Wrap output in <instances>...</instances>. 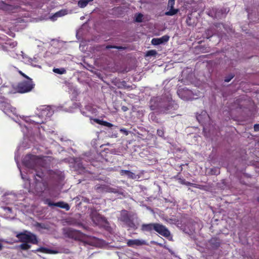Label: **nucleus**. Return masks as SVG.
Wrapping results in <instances>:
<instances>
[{
  "instance_id": "obj_42",
  "label": "nucleus",
  "mask_w": 259,
  "mask_h": 259,
  "mask_svg": "<svg viewBox=\"0 0 259 259\" xmlns=\"http://www.w3.org/2000/svg\"><path fill=\"white\" fill-rule=\"evenodd\" d=\"M122 109L124 111H126L127 110V108L125 106H123Z\"/></svg>"
},
{
  "instance_id": "obj_9",
  "label": "nucleus",
  "mask_w": 259,
  "mask_h": 259,
  "mask_svg": "<svg viewBox=\"0 0 259 259\" xmlns=\"http://www.w3.org/2000/svg\"><path fill=\"white\" fill-rule=\"evenodd\" d=\"M146 241L139 239H130L127 242V245L128 246H133L134 245L141 246L146 245Z\"/></svg>"
},
{
  "instance_id": "obj_17",
  "label": "nucleus",
  "mask_w": 259,
  "mask_h": 259,
  "mask_svg": "<svg viewBox=\"0 0 259 259\" xmlns=\"http://www.w3.org/2000/svg\"><path fill=\"white\" fill-rule=\"evenodd\" d=\"M120 174L121 176L126 175L127 176L128 178L130 179H134L135 177V175L134 173L127 170L121 169L120 171Z\"/></svg>"
},
{
  "instance_id": "obj_11",
  "label": "nucleus",
  "mask_w": 259,
  "mask_h": 259,
  "mask_svg": "<svg viewBox=\"0 0 259 259\" xmlns=\"http://www.w3.org/2000/svg\"><path fill=\"white\" fill-rule=\"evenodd\" d=\"M175 0H169L168 3V7L170 8V10L165 13V15L171 16L176 14L178 12V10L174 9Z\"/></svg>"
},
{
  "instance_id": "obj_19",
  "label": "nucleus",
  "mask_w": 259,
  "mask_h": 259,
  "mask_svg": "<svg viewBox=\"0 0 259 259\" xmlns=\"http://www.w3.org/2000/svg\"><path fill=\"white\" fill-rule=\"evenodd\" d=\"M93 0H79L78 2V6L80 8L85 7L90 2Z\"/></svg>"
},
{
  "instance_id": "obj_23",
  "label": "nucleus",
  "mask_w": 259,
  "mask_h": 259,
  "mask_svg": "<svg viewBox=\"0 0 259 259\" xmlns=\"http://www.w3.org/2000/svg\"><path fill=\"white\" fill-rule=\"evenodd\" d=\"M151 43L153 45H158L162 44L160 38H154L152 39Z\"/></svg>"
},
{
  "instance_id": "obj_34",
  "label": "nucleus",
  "mask_w": 259,
  "mask_h": 259,
  "mask_svg": "<svg viewBox=\"0 0 259 259\" xmlns=\"http://www.w3.org/2000/svg\"><path fill=\"white\" fill-rule=\"evenodd\" d=\"M125 47L122 46H115V49H118L119 50H124L125 49Z\"/></svg>"
},
{
  "instance_id": "obj_43",
  "label": "nucleus",
  "mask_w": 259,
  "mask_h": 259,
  "mask_svg": "<svg viewBox=\"0 0 259 259\" xmlns=\"http://www.w3.org/2000/svg\"><path fill=\"white\" fill-rule=\"evenodd\" d=\"M221 25H222V24H217L215 26L216 27H219Z\"/></svg>"
},
{
  "instance_id": "obj_7",
  "label": "nucleus",
  "mask_w": 259,
  "mask_h": 259,
  "mask_svg": "<svg viewBox=\"0 0 259 259\" xmlns=\"http://www.w3.org/2000/svg\"><path fill=\"white\" fill-rule=\"evenodd\" d=\"M45 204H48L49 206H57L61 208H64L66 210H69L70 209L69 205L63 201H59L56 203L52 202L50 199H47L45 201Z\"/></svg>"
},
{
  "instance_id": "obj_15",
  "label": "nucleus",
  "mask_w": 259,
  "mask_h": 259,
  "mask_svg": "<svg viewBox=\"0 0 259 259\" xmlns=\"http://www.w3.org/2000/svg\"><path fill=\"white\" fill-rule=\"evenodd\" d=\"M67 14V11L66 10H61L56 13H55L52 16L50 17V19L53 21L57 20V18L65 16Z\"/></svg>"
},
{
  "instance_id": "obj_6",
  "label": "nucleus",
  "mask_w": 259,
  "mask_h": 259,
  "mask_svg": "<svg viewBox=\"0 0 259 259\" xmlns=\"http://www.w3.org/2000/svg\"><path fill=\"white\" fill-rule=\"evenodd\" d=\"M33 87L31 79L22 82L18 85V91L21 93L28 92L32 90Z\"/></svg>"
},
{
  "instance_id": "obj_31",
  "label": "nucleus",
  "mask_w": 259,
  "mask_h": 259,
  "mask_svg": "<svg viewBox=\"0 0 259 259\" xmlns=\"http://www.w3.org/2000/svg\"><path fill=\"white\" fill-rule=\"evenodd\" d=\"M211 171L212 174L216 175L220 174V171L218 169H214V170H213V169H211Z\"/></svg>"
},
{
  "instance_id": "obj_21",
  "label": "nucleus",
  "mask_w": 259,
  "mask_h": 259,
  "mask_svg": "<svg viewBox=\"0 0 259 259\" xmlns=\"http://www.w3.org/2000/svg\"><path fill=\"white\" fill-rule=\"evenodd\" d=\"M53 72L59 74H63L66 73V70L64 68H54L53 69Z\"/></svg>"
},
{
  "instance_id": "obj_44",
  "label": "nucleus",
  "mask_w": 259,
  "mask_h": 259,
  "mask_svg": "<svg viewBox=\"0 0 259 259\" xmlns=\"http://www.w3.org/2000/svg\"><path fill=\"white\" fill-rule=\"evenodd\" d=\"M257 144H259V141L257 142Z\"/></svg>"
},
{
  "instance_id": "obj_26",
  "label": "nucleus",
  "mask_w": 259,
  "mask_h": 259,
  "mask_svg": "<svg viewBox=\"0 0 259 259\" xmlns=\"http://www.w3.org/2000/svg\"><path fill=\"white\" fill-rule=\"evenodd\" d=\"M169 37L168 35H164L162 37L160 38L162 44L165 42H167L169 39Z\"/></svg>"
},
{
  "instance_id": "obj_5",
  "label": "nucleus",
  "mask_w": 259,
  "mask_h": 259,
  "mask_svg": "<svg viewBox=\"0 0 259 259\" xmlns=\"http://www.w3.org/2000/svg\"><path fill=\"white\" fill-rule=\"evenodd\" d=\"M151 110L158 109L160 112H165L172 108L171 103L169 101L161 100L156 105L151 104L150 106Z\"/></svg>"
},
{
  "instance_id": "obj_10",
  "label": "nucleus",
  "mask_w": 259,
  "mask_h": 259,
  "mask_svg": "<svg viewBox=\"0 0 259 259\" xmlns=\"http://www.w3.org/2000/svg\"><path fill=\"white\" fill-rule=\"evenodd\" d=\"M33 170H34V171H35V173L34 174V178L35 180V183L36 185H37L38 184V182H39V180L37 179L36 177L40 178V179H42L45 176V174L42 170V168H39V165H38L37 167L35 168V169H33Z\"/></svg>"
},
{
  "instance_id": "obj_14",
  "label": "nucleus",
  "mask_w": 259,
  "mask_h": 259,
  "mask_svg": "<svg viewBox=\"0 0 259 259\" xmlns=\"http://www.w3.org/2000/svg\"><path fill=\"white\" fill-rule=\"evenodd\" d=\"M16 7L14 6L8 5L3 2L0 3V9L8 12H12Z\"/></svg>"
},
{
  "instance_id": "obj_27",
  "label": "nucleus",
  "mask_w": 259,
  "mask_h": 259,
  "mask_svg": "<svg viewBox=\"0 0 259 259\" xmlns=\"http://www.w3.org/2000/svg\"><path fill=\"white\" fill-rule=\"evenodd\" d=\"M38 250L42 252H45V253H50L51 251V250L50 249H49L45 248V247H41L39 249H38Z\"/></svg>"
},
{
  "instance_id": "obj_1",
  "label": "nucleus",
  "mask_w": 259,
  "mask_h": 259,
  "mask_svg": "<svg viewBox=\"0 0 259 259\" xmlns=\"http://www.w3.org/2000/svg\"><path fill=\"white\" fill-rule=\"evenodd\" d=\"M141 230L143 232H151L153 230L155 231L159 234L167 237L170 235V232L163 225L158 223L143 224L142 225Z\"/></svg>"
},
{
  "instance_id": "obj_33",
  "label": "nucleus",
  "mask_w": 259,
  "mask_h": 259,
  "mask_svg": "<svg viewBox=\"0 0 259 259\" xmlns=\"http://www.w3.org/2000/svg\"><path fill=\"white\" fill-rule=\"evenodd\" d=\"M120 131L121 132L124 133L125 135H127L128 134V132L124 128H121Z\"/></svg>"
},
{
  "instance_id": "obj_2",
  "label": "nucleus",
  "mask_w": 259,
  "mask_h": 259,
  "mask_svg": "<svg viewBox=\"0 0 259 259\" xmlns=\"http://www.w3.org/2000/svg\"><path fill=\"white\" fill-rule=\"evenodd\" d=\"M63 235L66 238L73 239L75 241H80L85 238V234L79 230L71 228H66L63 229Z\"/></svg>"
},
{
  "instance_id": "obj_41",
  "label": "nucleus",
  "mask_w": 259,
  "mask_h": 259,
  "mask_svg": "<svg viewBox=\"0 0 259 259\" xmlns=\"http://www.w3.org/2000/svg\"><path fill=\"white\" fill-rule=\"evenodd\" d=\"M121 83V84H122L123 86H124V87H126L127 88H129V87H126V86L125 85L126 82H125V81H122Z\"/></svg>"
},
{
  "instance_id": "obj_18",
  "label": "nucleus",
  "mask_w": 259,
  "mask_h": 259,
  "mask_svg": "<svg viewBox=\"0 0 259 259\" xmlns=\"http://www.w3.org/2000/svg\"><path fill=\"white\" fill-rule=\"evenodd\" d=\"M94 121L98 124L103 125L109 127H111L113 126V125L109 122L105 121H102L98 119H94Z\"/></svg>"
},
{
  "instance_id": "obj_40",
  "label": "nucleus",
  "mask_w": 259,
  "mask_h": 259,
  "mask_svg": "<svg viewBox=\"0 0 259 259\" xmlns=\"http://www.w3.org/2000/svg\"><path fill=\"white\" fill-rule=\"evenodd\" d=\"M191 19L190 17H188L186 20V22L189 25H191V24L190 23V21Z\"/></svg>"
},
{
  "instance_id": "obj_30",
  "label": "nucleus",
  "mask_w": 259,
  "mask_h": 259,
  "mask_svg": "<svg viewBox=\"0 0 259 259\" xmlns=\"http://www.w3.org/2000/svg\"><path fill=\"white\" fill-rule=\"evenodd\" d=\"M157 134L160 137H163L164 135V131L162 129L157 130Z\"/></svg>"
},
{
  "instance_id": "obj_25",
  "label": "nucleus",
  "mask_w": 259,
  "mask_h": 259,
  "mask_svg": "<svg viewBox=\"0 0 259 259\" xmlns=\"http://www.w3.org/2000/svg\"><path fill=\"white\" fill-rule=\"evenodd\" d=\"M205 33L206 35V37L208 38L213 35V31L211 29H209L206 31Z\"/></svg>"
},
{
  "instance_id": "obj_12",
  "label": "nucleus",
  "mask_w": 259,
  "mask_h": 259,
  "mask_svg": "<svg viewBox=\"0 0 259 259\" xmlns=\"http://www.w3.org/2000/svg\"><path fill=\"white\" fill-rule=\"evenodd\" d=\"M120 220L127 225H129L132 222L130 216L126 210L122 211Z\"/></svg>"
},
{
  "instance_id": "obj_28",
  "label": "nucleus",
  "mask_w": 259,
  "mask_h": 259,
  "mask_svg": "<svg viewBox=\"0 0 259 259\" xmlns=\"http://www.w3.org/2000/svg\"><path fill=\"white\" fill-rule=\"evenodd\" d=\"M234 75L233 74H230L229 76L225 77V81L226 82H229L233 78Z\"/></svg>"
},
{
  "instance_id": "obj_4",
  "label": "nucleus",
  "mask_w": 259,
  "mask_h": 259,
  "mask_svg": "<svg viewBox=\"0 0 259 259\" xmlns=\"http://www.w3.org/2000/svg\"><path fill=\"white\" fill-rule=\"evenodd\" d=\"M16 237L23 243H31L33 244H36L38 243L36 235L26 231L17 234Z\"/></svg>"
},
{
  "instance_id": "obj_8",
  "label": "nucleus",
  "mask_w": 259,
  "mask_h": 259,
  "mask_svg": "<svg viewBox=\"0 0 259 259\" xmlns=\"http://www.w3.org/2000/svg\"><path fill=\"white\" fill-rule=\"evenodd\" d=\"M229 11V10L227 8L221 9L220 10L216 8H212L210 13L212 14H213L215 18L220 19L223 17L224 15L227 14Z\"/></svg>"
},
{
  "instance_id": "obj_20",
  "label": "nucleus",
  "mask_w": 259,
  "mask_h": 259,
  "mask_svg": "<svg viewBox=\"0 0 259 259\" xmlns=\"http://www.w3.org/2000/svg\"><path fill=\"white\" fill-rule=\"evenodd\" d=\"M185 185L192 186L194 188H198L200 189H202V187H203V186H202V185L194 184V183H192L191 182H187V181L186 182Z\"/></svg>"
},
{
  "instance_id": "obj_37",
  "label": "nucleus",
  "mask_w": 259,
  "mask_h": 259,
  "mask_svg": "<svg viewBox=\"0 0 259 259\" xmlns=\"http://www.w3.org/2000/svg\"><path fill=\"white\" fill-rule=\"evenodd\" d=\"M112 48H115V46H111V45H108L106 47V49H112Z\"/></svg>"
},
{
  "instance_id": "obj_16",
  "label": "nucleus",
  "mask_w": 259,
  "mask_h": 259,
  "mask_svg": "<svg viewBox=\"0 0 259 259\" xmlns=\"http://www.w3.org/2000/svg\"><path fill=\"white\" fill-rule=\"evenodd\" d=\"M209 243L213 248H217L221 244L220 240L217 237H212L209 240Z\"/></svg>"
},
{
  "instance_id": "obj_13",
  "label": "nucleus",
  "mask_w": 259,
  "mask_h": 259,
  "mask_svg": "<svg viewBox=\"0 0 259 259\" xmlns=\"http://www.w3.org/2000/svg\"><path fill=\"white\" fill-rule=\"evenodd\" d=\"M208 115L206 111H202L200 114L197 113L196 118L200 123H202L208 118Z\"/></svg>"
},
{
  "instance_id": "obj_39",
  "label": "nucleus",
  "mask_w": 259,
  "mask_h": 259,
  "mask_svg": "<svg viewBox=\"0 0 259 259\" xmlns=\"http://www.w3.org/2000/svg\"><path fill=\"white\" fill-rule=\"evenodd\" d=\"M191 19L190 17H188L186 20V22L189 25H191V24L190 23V21Z\"/></svg>"
},
{
  "instance_id": "obj_3",
  "label": "nucleus",
  "mask_w": 259,
  "mask_h": 259,
  "mask_svg": "<svg viewBox=\"0 0 259 259\" xmlns=\"http://www.w3.org/2000/svg\"><path fill=\"white\" fill-rule=\"evenodd\" d=\"M39 160L36 155L27 154L22 160L23 164L28 168L33 169L39 165Z\"/></svg>"
},
{
  "instance_id": "obj_22",
  "label": "nucleus",
  "mask_w": 259,
  "mask_h": 259,
  "mask_svg": "<svg viewBox=\"0 0 259 259\" xmlns=\"http://www.w3.org/2000/svg\"><path fill=\"white\" fill-rule=\"evenodd\" d=\"M157 55V52L155 50H150L147 52L145 56L146 57H149V56H153L155 57Z\"/></svg>"
},
{
  "instance_id": "obj_38",
  "label": "nucleus",
  "mask_w": 259,
  "mask_h": 259,
  "mask_svg": "<svg viewBox=\"0 0 259 259\" xmlns=\"http://www.w3.org/2000/svg\"><path fill=\"white\" fill-rule=\"evenodd\" d=\"M19 73H20V74H21L23 76H24V77L27 78L28 80L30 79L27 76H26L25 74H24V73H23L21 71H19Z\"/></svg>"
},
{
  "instance_id": "obj_35",
  "label": "nucleus",
  "mask_w": 259,
  "mask_h": 259,
  "mask_svg": "<svg viewBox=\"0 0 259 259\" xmlns=\"http://www.w3.org/2000/svg\"><path fill=\"white\" fill-rule=\"evenodd\" d=\"M29 62L31 64V65H33V62H36V58H33V59H30L29 60ZM34 66H35L36 65H34Z\"/></svg>"
},
{
  "instance_id": "obj_29",
  "label": "nucleus",
  "mask_w": 259,
  "mask_h": 259,
  "mask_svg": "<svg viewBox=\"0 0 259 259\" xmlns=\"http://www.w3.org/2000/svg\"><path fill=\"white\" fill-rule=\"evenodd\" d=\"M142 17H143V15L139 14L138 15V16L136 17V21L138 22H141L142 20Z\"/></svg>"
},
{
  "instance_id": "obj_24",
  "label": "nucleus",
  "mask_w": 259,
  "mask_h": 259,
  "mask_svg": "<svg viewBox=\"0 0 259 259\" xmlns=\"http://www.w3.org/2000/svg\"><path fill=\"white\" fill-rule=\"evenodd\" d=\"M20 248L23 250H27L30 248V245L28 243H23L20 245Z\"/></svg>"
},
{
  "instance_id": "obj_36",
  "label": "nucleus",
  "mask_w": 259,
  "mask_h": 259,
  "mask_svg": "<svg viewBox=\"0 0 259 259\" xmlns=\"http://www.w3.org/2000/svg\"><path fill=\"white\" fill-rule=\"evenodd\" d=\"M254 130L255 131H259V124H256L254 125Z\"/></svg>"
},
{
  "instance_id": "obj_32",
  "label": "nucleus",
  "mask_w": 259,
  "mask_h": 259,
  "mask_svg": "<svg viewBox=\"0 0 259 259\" xmlns=\"http://www.w3.org/2000/svg\"><path fill=\"white\" fill-rule=\"evenodd\" d=\"M178 180H179V182L180 184H182V185H185V183H186V181L184 179H182V178H178Z\"/></svg>"
}]
</instances>
